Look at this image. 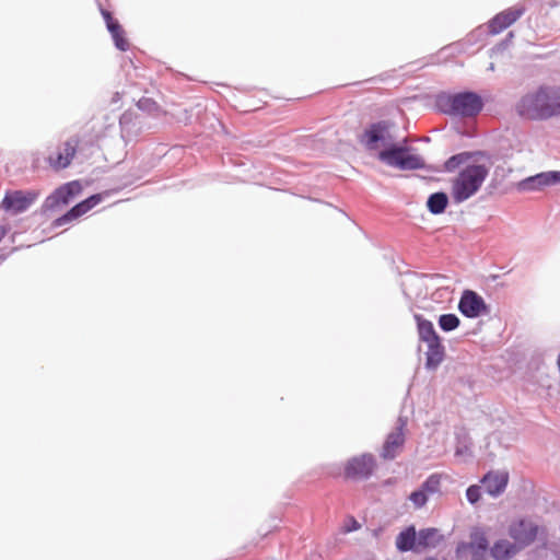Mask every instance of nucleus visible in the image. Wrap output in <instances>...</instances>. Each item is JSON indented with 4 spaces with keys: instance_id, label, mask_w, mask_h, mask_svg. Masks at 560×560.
<instances>
[{
    "instance_id": "f257e3e1",
    "label": "nucleus",
    "mask_w": 560,
    "mask_h": 560,
    "mask_svg": "<svg viewBox=\"0 0 560 560\" xmlns=\"http://www.w3.org/2000/svg\"><path fill=\"white\" fill-rule=\"evenodd\" d=\"M436 106L443 114L460 117H476L483 108L482 97L474 91L440 95Z\"/></svg>"
},
{
    "instance_id": "f03ea898",
    "label": "nucleus",
    "mask_w": 560,
    "mask_h": 560,
    "mask_svg": "<svg viewBox=\"0 0 560 560\" xmlns=\"http://www.w3.org/2000/svg\"><path fill=\"white\" fill-rule=\"evenodd\" d=\"M489 175V168L483 164H471L463 168L452 187L453 199L460 203L472 197L482 186Z\"/></svg>"
},
{
    "instance_id": "7ed1b4c3",
    "label": "nucleus",
    "mask_w": 560,
    "mask_h": 560,
    "mask_svg": "<svg viewBox=\"0 0 560 560\" xmlns=\"http://www.w3.org/2000/svg\"><path fill=\"white\" fill-rule=\"evenodd\" d=\"M515 113L525 120L546 121L550 119V108L546 98L545 84L536 90L525 93L515 103Z\"/></svg>"
},
{
    "instance_id": "20e7f679",
    "label": "nucleus",
    "mask_w": 560,
    "mask_h": 560,
    "mask_svg": "<svg viewBox=\"0 0 560 560\" xmlns=\"http://www.w3.org/2000/svg\"><path fill=\"white\" fill-rule=\"evenodd\" d=\"M376 468V459L371 453H363L361 455L350 457L345 466L343 470L340 466L335 465L329 475L337 477L343 474V478L351 481H364L372 477Z\"/></svg>"
},
{
    "instance_id": "39448f33",
    "label": "nucleus",
    "mask_w": 560,
    "mask_h": 560,
    "mask_svg": "<svg viewBox=\"0 0 560 560\" xmlns=\"http://www.w3.org/2000/svg\"><path fill=\"white\" fill-rule=\"evenodd\" d=\"M377 158L387 166L400 171H417L424 168V161L421 156L409 153V148L404 144L389 143L378 152Z\"/></svg>"
},
{
    "instance_id": "423d86ee",
    "label": "nucleus",
    "mask_w": 560,
    "mask_h": 560,
    "mask_svg": "<svg viewBox=\"0 0 560 560\" xmlns=\"http://www.w3.org/2000/svg\"><path fill=\"white\" fill-rule=\"evenodd\" d=\"M82 185L80 180H71L56 188L43 202L42 212L58 210L62 206L69 205L72 199L80 195Z\"/></svg>"
},
{
    "instance_id": "0eeeda50",
    "label": "nucleus",
    "mask_w": 560,
    "mask_h": 560,
    "mask_svg": "<svg viewBox=\"0 0 560 560\" xmlns=\"http://www.w3.org/2000/svg\"><path fill=\"white\" fill-rule=\"evenodd\" d=\"M390 122L388 120H378L369 125L363 133L359 137V141L366 150H377L380 143L387 145L392 140L389 136Z\"/></svg>"
},
{
    "instance_id": "6e6552de",
    "label": "nucleus",
    "mask_w": 560,
    "mask_h": 560,
    "mask_svg": "<svg viewBox=\"0 0 560 560\" xmlns=\"http://www.w3.org/2000/svg\"><path fill=\"white\" fill-rule=\"evenodd\" d=\"M35 200V190H7L1 202L0 209L9 214H20L26 211Z\"/></svg>"
},
{
    "instance_id": "1a4fd4ad",
    "label": "nucleus",
    "mask_w": 560,
    "mask_h": 560,
    "mask_svg": "<svg viewBox=\"0 0 560 560\" xmlns=\"http://www.w3.org/2000/svg\"><path fill=\"white\" fill-rule=\"evenodd\" d=\"M458 311L466 318H478L490 313L483 298L472 290H465L458 302Z\"/></svg>"
},
{
    "instance_id": "9d476101",
    "label": "nucleus",
    "mask_w": 560,
    "mask_h": 560,
    "mask_svg": "<svg viewBox=\"0 0 560 560\" xmlns=\"http://www.w3.org/2000/svg\"><path fill=\"white\" fill-rule=\"evenodd\" d=\"M509 535L518 550L532 545L538 535V526L530 521L520 520L509 527Z\"/></svg>"
},
{
    "instance_id": "9b49d317",
    "label": "nucleus",
    "mask_w": 560,
    "mask_h": 560,
    "mask_svg": "<svg viewBox=\"0 0 560 560\" xmlns=\"http://www.w3.org/2000/svg\"><path fill=\"white\" fill-rule=\"evenodd\" d=\"M103 200L102 194H93L86 199L80 201L79 203L74 205L71 209H69L66 213L56 218L51 224V229L60 228L67 224H70L74 220L79 219L81 215L85 214L88 211L93 209L95 206H97Z\"/></svg>"
},
{
    "instance_id": "f8f14e48",
    "label": "nucleus",
    "mask_w": 560,
    "mask_h": 560,
    "mask_svg": "<svg viewBox=\"0 0 560 560\" xmlns=\"http://www.w3.org/2000/svg\"><path fill=\"white\" fill-rule=\"evenodd\" d=\"M482 489L492 498H499L504 493L509 485V472L503 470H490L480 479Z\"/></svg>"
},
{
    "instance_id": "ddd939ff",
    "label": "nucleus",
    "mask_w": 560,
    "mask_h": 560,
    "mask_svg": "<svg viewBox=\"0 0 560 560\" xmlns=\"http://www.w3.org/2000/svg\"><path fill=\"white\" fill-rule=\"evenodd\" d=\"M560 184V171L541 172L521 180L517 185L520 191H537L542 188Z\"/></svg>"
},
{
    "instance_id": "4468645a",
    "label": "nucleus",
    "mask_w": 560,
    "mask_h": 560,
    "mask_svg": "<svg viewBox=\"0 0 560 560\" xmlns=\"http://www.w3.org/2000/svg\"><path fill=\"white\" fill-rule=\"evenodd\" d=\"M525 13L524 7H512L495 14L488 23L489 33L497 35L515 23Z\"/></svg>"
},
{
    "instance_id": "2eb2a0df",
    "label": "nucleus",
    "mask_w": 560,
    "mask_h": 560,
    "mask_svg": "<svg viewBox=\"0 0 560 560\" xmlns=\"http://www.w3.org/2000/svg\"><path fill=\"white\" fill-rule=\"evenodd\" d=\"M489 540L482 527H474L469 533V541H459L455 553L457 558L466 556L468 550L489 551Z\"/></svg>"
},
{
    "instance_id": "dca6fc26",
    "label": "nucleus",
    "mask_w": 560,
    "mask_h": 560,
    "mask_svg": "<svg viewBox=\"0 0 560 560\" xmlns=\"http://www.w3.org/2000/svg\"><path fill=\"white\" fill-rule=\"evenodd\" d=\"M400 424L390 432L383 444L381 457L390 460L394 459L405 444L404 427L407 422H399Z\"/></svg>"
},
{
    "instance_id": "f3484780",
    "label": "nucleus",
    "mask_w": 560,
    "mask_h": 560,
    "mask_svg": "<svg viewBox=\"0 0 560 560\" xmlns=\"http://www.w3.org/2000/svg\"><path fill=\"white\" fill-rule=\"evenodd\" d=\"M79 144L78 138L68 139L61 149H59L55 155H50L48 161L52 168L55 170H65L70 164L77 152Z\"/></svg>"
},
{
    "instance_id": "a211bd4d",
    "label": "nucleus",
    "mask_w": 560,
    "mask_h": 560,
    "mask_svg": "<svg viewBox=\"0 0 560 560\" xmlns=\"http://www.w3.org/2000/svg\"><path fill=\"white\" fill-rule=\"evenodd\" d=\"M424 342L428 346L424 366L429 371H434L445 358V347L443 346L440 336Z\"/></svg>"
},
{
    "instance_id": "6ab92c4d",
    "label": "nucleus",
    "mask_w": 560,
    "mask_h": 560,
    "mask_svg": "<svg viewBox=\"0 0 560 560\" xmlns=\"http://www.w3.org/2000/svg\"><path fill=\"white\" fill-rule=\"evenodd\" d=\"M396 548L400 552H420L418 547V535L413 525L406 527L396 537Z\"/></svg>"
},
{
    "instance_id": "aec40b11",
    "label": "nucleus",
    "mask_w": 560,
    "mask_h": 560,
    "mask_svg": "<svg viewBox=\"0 0 560 560\" xmlns=\"http://www.w3.org/2000/svg\"><path fill=\"white\" fill-rule=\"evenodd\" d=\"M481 158H488L487 152L480 150L460 152L448 158L444 162L443 168L445 172L452 173L469 160H478Z\"/></svg>"
},
{
    "instance_id": "412c9836",
    "label": "nucleus",
    "mask_w": 560,
    "mask_h": 560,
    "mask_svg": "<svg viewBox=\"0 0 560 560\" xmlns=\"http://www.w3.org/2000/svg\"><path fill=\"white\" fill-rule=\"evenodd\" d=\"M417 535L420 551L427 548H436L444 540V536L434 527L420 529Z\"/></svg>"
},
{
    "instance_id": "4be33fe9",
    "label": "nucleus",
    "mask_w": 560,
    "mask_h": 560,
    "mask_svg": "<svg viewBox=\"0 0 560 560\" xmlns=\"http://www.w3.org/2000/svg\"><path fill=\"white\" fill-rule=\"evenodd\" d=\"M517 551L516 545L506 539H499L489 547V553L494 560H509L516 555Z\"/></svg>"
},
{
    "instance_id": "5701e85b",
    "label": "nucleus",
    "mask_w": 560,
    "mask_h": 560,
    "mask_svg": "<svg viewBox=\"0 0 560 560\" xmlns=\"http://www.w3.org/2000/svg\"><path fill=\"white\" fill-rule=\"evenodd\" d=\"M455 455L460 457L472 456V441L464 427L458 428L456 433Z\"/></svg>"
},
{
    "instance_id": "b1692460",
    "label": "nucleus",
    "mask_w": 560,
    "mask_h": 560,
    "mask_svg": "<svg viewBox=\"0 0 560 560\" xmlns=\"http://www.w3.org/2000/svg\"><path fill=\"white\" fill-rule=\"evenodd\" d=\"M450 199L446 192L436 191L431 194L427 199L428 211L433 214H442L448 206Z\"/></svg>"
},
{
    "instance_id": "393cba45",
    "label": "nucleus",
    "mask_w": 560,
    "mask_h": 560,
    "mask_svg": "<svg viewBox=\"0 0 560 560\" xmlns=\"http://www.w3.org/2000/svg\"><path fill=\"white\" fill-rule=\"evenodd\" d=\"M413 318L417 323V331L420 341L423 342L439 337L431 320L424 318L423 315L419 313L413 314Z\"/></svg>"
},
{
    "instance_id": "a878e982",
    "label": "nucleus",
    "mask_w": 560,
    "mask_h": 560,
    "mask_svg": "<svg viewBox=\"0 0 560 560\" xmlns=\"http://www.w3.org/2000/svg\"><path fill=\"white\" fill-rule=\"evenodd\" d=\"M546 98L550 108V118L560 116V85L545 84Z\"/></svg>"
},
{
    "instance_id": "bb28decb",
    "label": "nucleus",
    "mask_w": 560,
    "mask_h": 560,
    "mask_svg": "<svg viewBox=\"0 0 560 560\" xmlns=\"http://www.w3.org/2000/svg\"><path fill=\"white\" fill-rule=\"evenodd\" d=\"M439 327L445 332L457 329L460 325L459 317L454 313L442 314L438 320Z\"/></svg>"
},
{
    "instance_id": "cd10ccee",
    "label": "nucleus",
    "mask_w": 560,
    "mask_h": 560,
    "mask_svg": "<svg viewBox=\"0 0 560 560\" xmlns=\"http://www.w3.org/2000/svg\"><path fill=\"white\" fill-rule=\"evenodd\" d=\"M138 115L132 110H126L119 118V127L121 133H130L135 127H137Z\"/></svg>"
},
{
    "instance_id": "c85d7f7f",
    "label": "nucleus",
    "mask_w": 560,
    "mask_h": 560,
    "mask_svg": "<svg viewBox=\"0 0 560 560\" xmlns=\"http://www.w3.org/2000/svg\"><path fill=\"white\" fill-rule=\"evenodd\" d=\"M442 476L440 474H431L420 486L427 494H435L441 491Z\"/></svg>"
},
{
    "instance_id": "c756f323",
    "label": "nucleus",
    "mask_w": 560,
    "mask_h": 560,
    "mask_svg": "<svg viewBox=\"0 0 560 560\" xmlns=\"http://www.w3.org/2000/svg\"><path fill=\"white\" fill-rule=\"evenodd\" d=\"M409 500L412 502L416 509L423 508L428 502V494L419 488L410 493Z\"/></svg>"
},
{
    "instance_id": "7c9ffc66",
    "label": "nucleus",
    "mask_w": 560,
    "mask_h": 560,
    "mask_svg": "<svg viewBox=\"0 0 560 560\" xmlns=\"http://www.w3.org/2000/svg\"><path fill=\"white\" fill-rule=\"evenodd\" d=\"M137 107L142 110V112H147V113H153V112H156L160 106L159 104L151 97H141L138 102H137Z\"/></svg>"
},
{
    "instance_id": "2f4dec72",
    "label": "nucleus",
    "mask_w": 560,
    "mask_h": 560,
    "mask_svg": "<svg viewBox=\"0 0 560 560\" xmlns=\"http://www.w3.org/2000/svg\"><path fill=\"white\" fill-rule=\"evenodd\" d=\"M481 490H482V487L479 485H470L466 489V499L471 505H475L480 501Z\"/></svg>"
},
{
    "instance_id": "473e14b6",
    "label": "nucleus",
    "mask_w": 560,
    "mask_h": 560,
    "mask_svg": "<svg viewBox=\"0 0 560 560\" xmlns=\"http://www.w3.org/2000/svg\"><path fill=\"white\" fill-rule=\"evenodd\" d=\"M112 38L114 40L115 47L120 51H127L129 49V43L125 38V31H118L117 33H110Z\"/></svg>"
},
{
    "instance_id": "72a5a7b5",
    "label": "nucleus",
    "mask_w": 560,
    "mask_h": 560,
    "mask_svg": "<svg viewBox=\"0 0 560 560\" xmlns=\"http://www.w3.org/2000/svg\"><path fill=\"white\" fill-rule=\"evenodd\" d=\"M106 28L110 33H117L118 31H121L122 26L119 24V22L114 19L113 21H108L106 23Z\"/></svg>"
},
{
    "instance_id": "f704fd0d",
    "label": "nucleus",
    "mask_w": 560,
    "mask_h": 560,
    "mask_svg": "<svg viewBox=\"0 0 560 560\" xmlns=\"http://www.w3.org/2000/svg\"><path fill=\"white\" fill-rule=\"evenodd\" d=\"M513 37H514V34H513L512 32H510V33L505 36V38H504V39H503V40L498 45V47H499V48H504V47H506V46L511 43V40H512V38H513Z\"/></svg>"
},
{
    "instance_id": "c9c22d12",
    "label": "nucleus",
    "mask_w": 560,
    "mask_h": 560,
    "mask_svg": "<svg viewBox=\"0 0 560 560\" xmlns=\"http://www.w3.org/2000/svg\"><path fill=\"white\" fill-rule=\"evenodd\" d=\"M101 14L105 21V24L108 23V21H113L114 20V16L113 14L108 11V10H105V9H101Z\"/></svg>"
},
{
    "instance_id": "e433bc0d",
    "label": "nucleus",
    "mask_w": 560,
    "mask_h": 560,
    "mask_svg": "<svg viewBox=\"0 0 560 560\" xmlns=\"http://www.w3.org/2000/svg\"><path fill=\"white\" fill-rule=\"evenodd\" d=\"M9 256V253H7L3 248H0V262L4 261Z\"/></svg>"
},
{
    "instance_id": "4c0bfd02",
    "label": "nucleus",
    "mask_w": 560,
    "mask_h": 560,
    "mask_svg": "<svg viewBox=\"0 0 560 560\" xmlns=\"http://www.w3.org/2000/svg\"><path fill=\"white\" fill-rule=\"evenodd\" d=\"M353 523H354V526H352V528H349V530L358 529L359 528V524L357 523L355 520H353Z\"/></svg>"
},
{
    "instance_id": "58836bf2",
    "label": "nucleus",
    "mask_w": 560,
    "mask_h": 560,
    "mask_svg": "<svg viewBox=\"0 0 560 560\" xmlns=\"http://www.w3.org/2000/svg\"><path fill=\"white\" fill-rule=\"evenodd\" d=\"M31 170H35V158L31 161Z\"/></svg>"
},
{
    "instance_id": "ea45409f",
    "label": "nucleus",
    "mask_w": 560,
    "mask_h": 560,
    "mask_svg": "<svg viewBox=\"0 0 560 560\" xmlns=\"http://www.w3.org/2000/svg\"><path fill=\"white\" fill-rule=\"evenodd\" d=\"M397 420H398V421L407 420V418H402L401 416H399Z\"/></svg>"
},
{
    "instance_id": "a19ab883",
    "label": "nucleus",
    "mask_w": 560,
    "mask_h": 560,
    "mask_svg": "<svg viewBox=\"0 0 560 560\" xmlns=\"http://www.w3.org/2000/svg\"><path fill=\"white\" fill-rule=\"evenodd\" d=\"M425 560H436L435 558L429 557Z\"/></svg>"
}]
</instances>
